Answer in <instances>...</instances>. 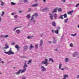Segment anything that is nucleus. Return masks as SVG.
Here are the masks:
<instances>
[{
    "label": "nucleus",
    "mask_w": 79,
    "mask_h": 79,
    "mask_svg": "<svg viewBox=\"0 0 79 79\" xmlns=\"http://www.w3.org/2000/svg\"><path fill=\"white\" fill-rule=\"evenodd\" d=\"M2 61V59L1 58H0V61Z\"/></svg>",
    "instance_id": "63"
},
{
    "label": "nucleus",
    "mask_w": 79,
    "mask_h": 79,
    "mask_svg": "<svg viewBox=\"0 0 79 79\" xmlns=\"http://www.w3.org/2000/svg\"><path fill=\"white\" fill-rule=\"evenodd\" d=\"M1 20H2V19H1V17H0V22H1Z\"/></svg>",
    "instance_id": "60"
},
{
    "label": "nucleus",
    "mask_w": 79,
    "mask_h": 79,
    "mask_svg": "<svg viewBox=\"0 0 79 79\" xmlns=\"http://www.w3.org/2000/svg\"><path fill=\"white\" fill-rule=\"evenodd\" d=\"M52 25L54 27H55L56 26V23L55 22H52Z\"/></svg>",
    "instance_id": "16"
},
{
    "label": "nucleus",
    "mask_w": 79,
    "mask_h": 79,
    "mask_svg": "<svg viewBox=\"0 0 79 79\" xmlns=\"http://www.w3.org/2000/svg\"><path fill=\"white\" fill-rule=\"evenodd\" d=\"M61 67H62V64H59V69H61Z\"/></svg>",
    "instance_id": "30"
},
{
    "label": "nucleus",
    "mask_w": 79,
    "mask_h": 79,
    "mask_svg": "<svg viewBox=\"0 0 79 79\" xmlns=\"http://www.w3.org/2000/svg\"><path fill=\"white\" fill-rule=\"evenodd\" d=\"M60 19H63V15H61L59 16Z\"/></svg>",
    "instance_id": "32"
},
{
    "label": "nucleus",
    "mask_w": 79,
    "mask_h": 79,
    "mask_svg": "<svg viewBox=\"0 0 79 79\" xmlns=\"http://www.w3.org/2000/svg\"><path fill=\"white\" fill-rule=\"evenodd\" d=\"M63 16L65 18H67V15L66 14H65L64 15H63Z\"/></svg>",
    "instance_id": "33"
},
{
    "label": "nucleus",
    "mask_w": 79,
    "mask_h": 79,
    "mask_svg": "<svg viewBox=\"0 0 79 79\" xmlns=\"http://www.w3.org/2000/svg\"><path fill=\"white\" fill-rule=\"evenodd\" d=\"M15 44V42H12L11 44V45H14Z\"/></svg>",
    "instance_id": "44"
},
{
    "label": "nucleus",
    "mask_w": 79,
    "mask_h": 79,
    "mask_svg": "<svg viewBox=\"0 0 79 79\" xmlns=\"http://www.w3.org/2000/svg\"><path fill=\"white\" fill-rule=\"evenodd\" d=\"M34 19V16L33 15L32 16L31 18V20H33Z\"/></svg>",
    "instance_id": "45"
},
{
    "label": "nucleus",
    "mask_w": 79,
    "mask_h": 79,
    "mask_svg": "<svg viewBox=\"0 0 79 79\" xmlns=\"http://www.w3.org/2000/svg\"><path fill=\"white\" fill-rule=\"evenodd\" d=\"M79 5V3L77 4L76 6V7H77V6H78Z\"/></svg>",
    "instance_id": "50"
},
{
    "label": "nucleus",
    "mask_w": 79,
    "mask_h": 79,
    "mask_svg": "<svg viewBox=\"0 0 79 79\" xmlns=\"http://www.w3.org/2000/svg\"><path fill=\"white\" fill-rule=\"evenodd\" d=\"M23 68H25L27 67V65L26 63L24 64V65L23 66Z\"/></svg>",
    "instance_id": "27"
},
{
    "label": "nucleus",
    "mask_w": 79,
    "mask_h": 79,
    "mask_svg": "<svg viewBox=\"0 0 79 79\" xmlns=\"http://www.w3.org/2000/svg\"><path fill=\"white\" fill-rule=\"evenodd\" d=\"M39 5V3L35 4L32 5V6H37Z\"/></svg>",
    "instance_id": "24"
},
{
    "label": "nucleus",
    "mask_w": 79,
    "mask_h": 79,
    "mask_svg": "<svg viewBox=\"0 0 79 79\" xmlns=\"http://www.w3.org/2000/svg\"><path fill=\"white\" fill-rule=\"evenodd\" d=\"M68 19H65L64 20V23H67V22H68Z\"/></svg>",
    "instance_id": "29"
},
{
    "label": "nucleus",
    "mask_w": 79,
    "mask_h": 79,
    "mask_svg": "<svg viewBox=\"0 0 79 79\" xmlns=\"http://www.w3.org/2000/svg\"><path fill=\"white\" fill-rule=\"evenodd\" d=\"M49 44H51L52 43V41H49Z\"/></svg>",
    "instance_id": "57"
},
{
    "label": "nucleus",
    "mask_w": 79,
    "mask_h": 79,
    "mask_svg": "<svg viewBox=\"0 0 79 79\" xmlns=\"http://www.w3.org/2000/svg\"><path fill=\"white\" fill-rule=\"evenodd\" d=\"M30 50H31V49H32V48H34V47L33 46V45H32V44H31L30 45Z\"/></svg>",
    "instance_id": "23"
},
{
    "label": "nucleus",
    "mask_w": 79,
    "mask_h": 79,
    "mask_svg": "<svg viewBox=\"0 0 79 79\" xmlns=\"http://www.w3.org/2000/svg\"><path fill=\"white\" fill-rule=\"evenodd\" d=\"M0 3H1V6H3L4 5V4H5V3L2 1V0L0 1Z\"/></svg>",
    "instance_id": "10"
},
{
    "label": "nucleus",
    "mask_w": 79,
    "mask_h": 79,
    "mask_svg": "<svg viewBox=\"0 0 79 79\" xmlns=\"http://www.w3.org/2000/svg\"><path fill=\"white\" fill-rule=\"evenodd\" d=\"M41 70L42 71H43V72H44L45 71H47V69H46V68H45V67L42 66L41 67Z\"/></svg>",
    "instance_id": "4"
},
{
    "label": "nucleus",
    "mask_w": 79,
    "mask_h": 79,
    "mask_svg": "<svg viewBox=\"0 0 79 79\" xmlns=\"http://www.w3.org/2000/svg\"><path fill=\"white\" fill-rule=\"evenodd\" d=\"M58 29H60V27H58Z\"/></svg>",
    "instance_id": "62"
},
{
    "label": "nucleus",
    "mask_w": 79,
    "mask_h": 79,
    "mask_svg": "<svg viewBox=\"0 0 79 79\" xmlns=\"http://www.w3.org/2000/svg\"><path fill=\"white\" fill-rule=\"evenodd\" d=\"M54 18L55 19H57L58 18V15L57 14H54Z\"/></svg>",
    "instance_id": "18"
},
{
    "label": "nucleus",
    "mask_w": 79,
    "mask_h": 79,
    "mask_svg": "<svg viewBox=\"0 0 79 79\" xmlns=\"http://www.w3.org/2000/svg\"><path fill=\"white\" fill-rule=\"evenodd\" d=\"M27 18L28 19H29L30 18V14H28L27 16Z\"/></svg>",
    "instance_id": "34"
},
{
    "label": "nucleus",
    "mask_w": 79,
    "mask_h": 79,
    "mask_svg": "<svg viewBox=\"0 0 79 79\" xmlns=\"http://www.w3.org/2000/svg\"><path fill=\"white\" fill-rule=\"evenodd\" d=\"M32 63V60H28L27 62L28 64H31Z\"/></svg>",
    "instance_id": "21"
},
{
    "label": "nucleus",
    "mask_w": 79,
    "mask_h": 79,
    "mask_svg": "<svg viewBox=\"0 0 79 79\" xmlns=\"http://www.w3.org/2000/svg\"><path fill=\"white\" fill-rule=\"evenodd\" d=\"M16 32L17 34H19L21 32V31L20 30H17L16 31Z\"/></svg>",
    "instance_id": "17"
},
{
    "label": "nucleus",
    "mask_w": 79,
    "mask_h": 79,
    "mask_svg": "<svg viewBox=\"0 0 79 79\" xmlns=\"http://www.w3.org/2000/svg\"><path fill=\"white\" fill-rule=\"evenodd\" d=\"M4 53L6 54H7L9 55H14L15 54V53L13 52L12 51H11V48H10V50L8 52H4Z\"/></svg>",
    "instance_id": "2"
},
{
    "label": "nucleus",
    "mask_w": 79,
    "mask_h": 79,
    "mask_svg": "<svg viewBox=\"0 0 79 79\" xmlns=\"http://www.w3.org/2000/svg\"><path fill=\"white\" fill-rule=\"evenodd\" d=\"M24 2H27V0H24Z\"/></svg>",
    "instance_id": "51"
},
{
    "label": "nucleus",
    "mask_w": 79,
    "mask_h": 79,
    "mask_svg": "<svg viewBox=\"0 0 79 79\" xmlns=\"http://www.w3.org/2000/svg\"><path fill=\"white\" fill-rule=\"evenodd\" d=\"M19 13H21V12H22V11L21 10H19Z\"/></svg>",
    "instance_id": "56"
},
{
    "label": "nucleus",
    "mask_w": 79,
    "mask_h": 79,
    "mask_svg": "<svg viewBox=\"0 0 79 79\" xmlns=\"http://www.w3.org/2000/svg\"><path fill=\"white\" fill-rule=\"evenodd\" d=\"M78 55H79V53L78 52H75L73 53V56L74 57H75V56H76Z\"/></svg>",
    "instance_id": "6"
},
{
    "label": "nucleus",
    "mask_w": 79,
    "mask_h": 79,
    "mask_svg": "<svg viewBox=\"0 0 79 79\" xmlns=\"http://www.w3.org/2000/svg\"><path fill=\"white\" fill-rule=\"evenodd\" d=\"M73 10L70 11L68 12V15H70V14H71V13H73Z\"/></svg>",
    "instance_id": "28"
},
{
    "label": "nucleus",
    "mask_w": 79,
    "mask_h": 79,
    "mask_svg": "<svg viewBox=\"0 0 79 79\" xmlns=\"http://www.w3.org/2000/svg\"><path fill=\"white\" fill-rule=\"evenodd\" d=\"M1 63L3 64V63H4V62L3 61H2L1 62Z\"/></svg>",
    "instance_id": "58"
},
{
    "label": "nucleus",
    "mask_w": 79,
    "mask_h": 79,
    "mask_svg": "<svg viewBox=\"0 0 79 79\" xmlns=\"http://www.w3.org/2000/svg\"><path fill=\"white\" fill-rule=\"evenodd\" d=\"M1 37H2V38H4L5 37V35H1L0 36Z\"/></svg>",
    "instance_id": "46"
},
{
    "label": "nucleus",
    "mask_w": 79,
    "mask_h": 79,
    "mask_svg": "<svg viewBox=\"0 0 79 79\" xmlns=\"http://www.w3.org/2000/svg\"><path fill=\"white\" fill-rule=\"evenodd\" d=\"M17 13L16 12H12L11 13V15H16Z\"/></svg>",
    "instance_id": "36"
},
{
    "label": "nucleus",
    "mask_w": 79,
    "mask_h": 79,
    "mask_svg": "<svg viewBox=\"0 0 79 79\" xmlns=\"http://www.w3.org/2000/svg\"><path fill=\"white\" fill-rule=\"evenodd\" d=\"M26 71V69H24L22 70L20 69L18 71L15 73L16 75H19V74H23V73H25V71Z\"/></svg>",
    "instance_id": "1"
},
{
    "label": "nucleus",
    "mask_w": 79,
    "mask_h": 79,
    "mask_svg": "<svg viewBox=\"0 0 79 79\" xmlns=\"http://www.w3.org/2000/svg\"><path fill=\"white\" fill-rule=\"evenodd\" d=\"M53 39H54V40H55V38H53Z\"/></svg>",
    "instance_id": "64"
},
{
    "label": "nucleus",
    "mask_w": 79,
    "mask_h": 79,
    "mask_svg": "<svg viewBox=\"0 0 79 79\" xmlns=\"http://www.w3.org/2000/svg\"><path fill=\"white\" fill-rule=\"evenodd\" d=\"M69 58H66L65 59V62H66V63H67V62H68V61H69Z\"/></svg>",
    "instance_id": "20"
},
{
    "label": "nucleus",
    "mask_w": 79,
    "mask_h": 79,
    "mask_svg": "<svg viewBox=\"0 0 79 79\" xmlns=\"http://www.w3.org/2000/svg\"><path fill=\"white\" fill-rule=\"evenodd\" d=\"M55 33L56 34H58V30H57L55 31Z\"/></svg>",
    "instance_id": "31"
},
{
    "label": "nucleus",
    "mask_w": 79,
    "mask_h": 79,
    "mask_svg": "<svg viewBox=\"0 0 79 79\" xmlns=\"http://www.w3.org/2000/svg\"><path fill=\"white\" fill-rule=\"evenodd\" d=\"M69 45L71 47H73V43H71Z\"/></svg>",
    "instance_id": "39"
},
{
    "label": "nucleus",
    "mask_w": 79,
    "mask_h": 79,
    "mask_svg": "<svg viewBox=\"0 0 79 79\" xmlns=\"http://www.w3.org/2000/svg\"><path fill=\"white\" fill-rule=\"evenodd\" d=\"M33 36H28L27 37V39H32L33 38Z\"/></svg>",
    "instance_id": "13"
},
{
    "label": "nucleus",
    "mask_w": 79,
    "mask_h": 79,
    "mask_svg": "<svg viewBox=\"0 0 79 79\" xmlns=\"http://www.w3.org/2000/svg\"><path fill=\"white\" fill-rule=\"evenodd\" d=\"M49 15H50V18L52 19V20H53V15L52 14H49Z\"/></svg>",
    "instance_id": "7"
},
{
    "label": "nucleus",
    "mask_w": 79,
    "mask_h": 79,
    "mask_svg": "<svg viewBox=\"0 0 79 79\" xmlns=\"http://www.w3.org/2000/svg\"><path fill=\"white\" fill-rule=\"evenodd\" d=\"M14 18H15V19H17V18H18V15H15L14 16Z\"/></svg>",
    "instance_id": "37"
},
{
    "label": "nucleus",
    "mask_w": 79,
    "mask_h": 79,
    "mask_svg": "<svg viewBox=\"0 0 79 79\" xmlns=\"http://www.w3.org/2000/svg\"><path fill=\"white\" fill-rule=\"evenodd\" d=\"M42 8H43V7H41V10H42Z\"/></svg>",
    "instance_id": "61"
},
{
    "label": "nucleus",
    "mask_w": 79,
    "mask_h": 79,
    "mask_svg": "<svg viewBox=\"0 0 79 79\" xmlns=\"http://www.w3.org/2000/svg\"><path fill=\"white\" fill-rule=\"evenodd\" d=\"M33 16H36V17L38 16V14L35 13L34 14V15H33Z\"/></svg>",
    "instance_id": "35"
},
{
    "label": "nucleus",
    "mask_w": 79,
    "mask_h": 79,
    "mask_svg": "<svg viewBox=\"0 0 79 79\" xmlns=\"http://www.w3.org/2000/svg\"><path fill=\"white\" fill-rule=\"evenodd\" d=\"M5 47L4 48L5 49H7V48H9V46H8V44L6 43L5 45Z\"/></svg>",
    "instance_id": "8"
},
{
    "label": "nucleus",
    "mask_w": 79,
    "mask_h": 79,
    "mask_svg": "<svg viewBox=\"0 0 79 79\" xmlns=\"http://www.w3.org/2000/svg\"><path fill=\"white\" fill-rule=\"evenodd\" d=\"M62 10V9L61 8H59L58 9V10L59 11H61Z\"/></svg>",
    "instance_id": "40"
},
{
    "label": "nucleus",
    "mask_w": 79,
    "mask_h": 79,
    "mask_svg": "<svg viewBox=\"0 0 79 79\" xmlns=\"http://www.w3.org/2000/svg\"><path fill=\"white\" fill-rule=\"evenodd\" d=\"M15 47L16 48H17V50H19V49L21 48V47H19L18 45H15Z\"/></svg>",
    "instance_id": "11"
},
{
    "label": "nucleus",
    "mask_w": 79,
    "mask_h": 79,
    "mask_svg": "<svg viewBox=\"0 0 79 79\" xmlns=\"http://www.w3.org/2000/svg\"><path fill=\"white\" fill-rule=\"evenodd\" d=\"M11 4L12 5H15L16 4V3H15V2H11Z\"/></svg>",
    "instance_id": "41"
},
{
    "label": "nucleus",
    "mask_w": 79,
    "mask_h": 79,
    "mask_svg": "<svg viewBox=\"0 0 79 79\" xmlns=\"http://www.w3.org/2000/svg\"><path fill=\"white\" fill-rule=\"evenodd\" d=\"M4 13L5 12H4V11H3L2 12V15L1 16H3V15H4Z\"/></svg>",
    "instance_id": "48"
},
{
    "label": "nucleus",
    "mask_w": 79,
    "mask_h": 79,
    "mask_svg": "<svg viewBox=\"0 0 79 79\" xmlns=\"http://www.w3.org/2000/svg\"><path fill=\"white\" fill-rule=\"evenodd\" d=\"M36 21V20H33V22L34 23H35V21Z\"/></svg>",
    "instance_id": "53"
},
{
    "label": "nucleus",
    "mask_w": 79,
    "mask_h": 79,
    "mask_svg": "<svg viewBox=\"0 0 79 79\" xmlns=\"http://www.w3.org/2000/svg\"><path fill=\"white\" fill-rule=\"evenodd\" d=\"M49 9V8L48 7H46L44 8L43 10H42L43 11H47V10H48Z\"/></svg>",
    "instance_id": "12"
},
{
    "label": "nucleus",
    "mask_w": 79,
    "mask_h": 79,
    "mask_svg": "<svg viewBox=\"0 0 79 79\" xmlns=\"http://www.w3.org/2000/svg\"><path fill=\"white\" fill-rule=\"evenodd\" d=\"M20 27H16L13 29V31H16V29H18V28H20Z\"/></svg>",
    "instance_id": "26"
},
{
    "label": "nucleus",
    "mask_w": 79,
    "mask_h": 79,
    "mask_svg": "<svg viewBox=\"0 0 79 79\" xmlns=\"http://www.w3.org/2000/svg\"><path fill=\"white\" fill-rule=\"evenodd\" d=\"M56 42V40H55L53 41V43L54 44H55Z\"/></svg>",
    "instance_id": "49"
},
{
    "label": "nucleus",
    "mask_w": 79,
    "mask_h": 79,
    "mask_svg": "<svg viewBox=\"0 0 79 79\" xmlns=\"http://www.w3.org/2000/svg\"><path fill=\"white\" fill-rule=\"evenodd\" d=\"M57 10V8H56L55 9H54L52 11V13H56V10Z\"/></svg>",
    "instance_id": "15"
},
{
    "label": "nucleus",
    "mask_w": 79,
    "mask_h": 79,
    "mask_svg": "<svg viewBox=\"0 0 79 79\" xmlns=\"http://www.w3.org/2000/svg\"><path fill=\"white\" fill-rule=\"evenodd\" d=\"M42 64H45V66H47L49 64L48 63V59H45L44 61H42L41 62Z\"/></svg>",
    "instance_id": "3"
},
{
    "label": "nucleus",
    "mask_w": 79,
    "mask_h": 79,
    "mask_svg": "<svg viewBox=\"0 0 79 79\" xmlns=\"http://www.w3.org/2000/svg\"><path fill=\"white\" fill-rule=\"evenodd\" d=\"M42 45H43V40H41L40 41V47H42Z\"/></svg>",
    "instance_id": "5"
},
{
    "label": "nucleus",
    "mask_w": 79,
    "mask_h": 79,
    "mask_svg": "<svg viewBox=\"0 0 79 79\" xmlns=\"http://www.w3.org/2000/svg\"><path fill=\"white\" fill-rule=\"evenodd\" d=\"M52 33H54V30H52Z\"/></svg>",
    "instance_id": "52"
},
{
    "label": "nucleus",
    "mask_w": 79,
    "mask_h": 79,
    "mask_svg": "<svg viewBox=\"0 0 79 79\" xmlns=\"http://www.w3.org/2000/svg\"><path fill=\"white\" fill-rule=\"evenodd\" d=\"M22 79H26V77L23 76L22 77Z\"/></svg>",
    "instance_id": "47"
},
{
    "label": "nucleus",
    "mask_w": 79,
    "mask_h": 79,
    "mask_svg": "<svg viewBox=\"0 0 79 79\" xmlns=\"http://www.w3.org/2000/svg\"><path fill=\"white\" fill-rule=\"evenodd\" d=\"M61 1L63 3H65L66 2V0H61Z\"/></svg>",
    "instance_id": "42"
},
{
    "label": "nucleus",
    "mask_w": 79,
    "mask_h": 79,
    "mask_svg": "<svg viewBox=\"0 0 79 79\" xmlns=\"http://www.w3.org/2000/svg\"><path fill=\"white\" fill-rule=\"evenodd\" d=\"M65 69H68V67H64V68H61L60 69L62 71H63Z\"/></svg>",
    "instance_id": "19"
},
{
    "label": "nucleus",
    "mask_w": 79,
    "mask_h": 79,
    "mask_svg": "<svg viewBox=\"0 0 79 79\" xmlns=\"http://www.w3.org/2000/svg\"><path fill=\"white\" fill-rule=\"evenodd\" d=\"M9 37V35H4V37L5 38H7V37Z\"/></svg>",
    "instance_id": "38"
},
{
    "label": "nucleus",
    "mask_w": 79,
    "mask_h": 79,
    "mask_svg": "<svg viewBox=\"0 0 79 79\" xmlns=\"http://www.w3.org/2000/svg\"><path fill=\"white\" fill-rule=\"evenodd\" d=\"M35 48H38V45L37 44H35Z\"/></svg>",
    "instance_id": "43"
},
{
    "label": "nucleus",
    "mask_w": 79,
    "mask_h": 79,
    "mask_svg": "<svg viewBox=\"0 0 79 79\" xmlns=\"http://www.w3.org/2000/svg\"><path fill=\"white\" fill-rule=\"evenodd\" d=\"M77 33H76L74 34H71V35L73 37H75V36H76V35H77Z\"/></svg>",
    "instance_id": "22"
},
{
    "label": "nucleus",
    "mask_w": 79,
    "mask_h": 79,
    "mask_svg": "<svg viewBox=\"0 0 79 79\" xmlns=\"http://www.w3.org/2000/svg\"><path fill=\"white\" fill-rule=\"evenodd\" d=\"M43 2H46V1L45 0H43Z\"/></svg>",
    "instance_id": "59"
},
{
    "label": "nucleus",
    "mask_w": 79,
    "mask_h": 79,
    "mask_svg": "<svg viewBox=\"0 0 79 79\" xmlns=\"http://www.w3.org/2000/svg\"><path fill=\"white\" fill-rule=\"evenodd\" d=\"M27 48H28V46L27 45H26L24 47L23 50H24V51H26L27 50Z\"/></svg>",
    "instance_id": "9"
},
{
    "label": "nucleus",
    "mask_w": 79,
    "mask_h": 79,
    "mask_svg": "<svg viewBox=\"0 0 79 79\" xmlns=\"http://www.w3.org/2000/svg\"><path fill=\"white\" fill-rule=\"evenodd\" d=\"M31 11V8H29V11Z\"/></svg>",
    "instance_id": "55"
},
{
    "label": "nucleus",
    "mask_w": 79,
    "mask_h": 79,
    "mask_svg": "<svg viewBox=\"0 0 79 79\" xmlns=\"http://www.w3.org/2000/svg\"><path fill=\"white\" fill-rule=\"evenodd\" d=\"M55 51H58V49H56L55 50Z\"/></svg>",
    "instance_id": "54"
},
{
    "label": "nucleus",
    "mask_w": 79,
    "mask_h": 79,
    "mask_svg": "<svg viewBox=\"0 0 79 79\" xmlns=\"http://www.w3.org/2000/svg\"><path fill=\"white\" fill-rule=\"evenodd\" d=\"M64 76V79H66V78H67V77H68V75H63Z\"/></svg>",
    "instance_id": "14"
},
{
    "label": "nucleus",
    "mask_w": 79,
    "mask_h": 79,
    "mask_svg": "<svg viewBox=\"0 0 79 79\" xmlns=\"http://www.w3.org/2000/svg\"><path fill=\"white\" fill-rule=\"evenodd\" d=\"M49 61H51L52 63H53L54 62L53 60L52 59V58H49Z\"/></svg>",
    "instance_id": "25"
}]
</instances>
